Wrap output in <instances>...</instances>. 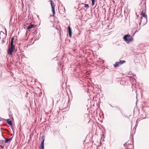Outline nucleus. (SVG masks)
Segmentation results:
<instances>
[{"label":"nucleus","mask_w":149,"mask_h":149,"mask_svg":"<svg viewBox=\"0 0 149 149\" xmlns=\"http://www.w3.org/2000/svg\"><path fill=\"white\" fill-rule=\"evenodd\" d=\"M120 65V63H119V62H116L114 65L115 67H117L119 66Z\"/></svg>","instance_id":"obj_8"},{"label":"nucleus","mask_w":149,"mask_h":149,"mask_svg":"<svg viewBox=\"0 0 149 149\" xmlns=\"http://www.w3.org/2000/svg\"><path fill=\"white\" fill-rule=\"evenodd\" d=\"M92 1V5L93 6L94 5V3L95 1V0H91Z\"/></svg>","instance_id":"obj_13"},{"label":"nucleus","mask_w":149,"mask_h":149,"mask_svg":"<svg viewBox=\"0 0 149 149\" xmlns=\"http://www.w3.org/2000/svg\"><path fill=\"white\" fill-rule=\"evenodd\" d=\"M14 39L13 38H12L10 43V47L8 49V53L10 55L12 54L15 48V45L13 44V41Z\"/></svg>","instance_id":"obj_1"},{"label":"nucleus","mask_w":149,"mask_h":149,"mask_svg":"<svg viewBox=\"0 0 149 149\" xmlns=\"http://www.w3.org/2000/svg\"><path fill=\"white\" fill-rule=\"evenodd\" d=\"M7 121V123L8 124L10 125H12V122L11 121L9 120L8 119Z\"/></svg>","instance_id":"obj_9"},{"label":"nucleus","mask_w":149,"mask_h":149,"mask_svg":"<svg viewBox=\"0 0 149 149\" xmlns=\"http://www.w3.org/2000/svg\"><path fill=\"white\" fill-rule=\"evenodd\" d=\"M68 31L69 36L70 37H71L72 35V31L70 26L68 27Z\"/></svg>","instance_id":"obj_4"},{"label":"nucleus","mask_w":149,"mask_h":149,"mask_svg":"<svg viewBox=\"0 0 149 149\" xmlns=\"http://www.w3.org/2000/svg\"><path fill=\"white\" fill-rule=\"evenodd\" d=\"M34 27V25L33 24H30V25L28 26L27 28V30H30L31 28Z\"/></svg>","instance_id":"obj_6"},{"label":"nucleus","mask_w":149,"mask_h":149,"mask_svg":"<svg viewBox=\"0 0 149 149\" xmlns=\"http://www.w3.org/2000/svg\"><path fill=\"white\" fill-rule=\"evenodd\" d=\"M44 139H43V141L41 142L40 145V147L41 148L44 147Z\"/></svg>","instance_id":"obj_10"},{"label":"nucleus","mask_w":149,"mask_h":149,"mask_svg":"<svg viewBox=\"0 0 149 149\" xmlns=\"http://www.w3.org/2000/svg\"><path fill=\"white\" fill-rule=\"evenodd\" d=\"M125 62V61L123 60H120L119 61V63H120V64L121 65Z\"/></svg>","instance_id":"obj_11"},{"label":"nucleus","mask_w":149,"mask_h":149,"mask_svg":"<svg viewBox=\"0 0 149 149\" xmlns=\"http://www.w3.org/2000/svg\"><path fill=\"white\" fill-rule=\"evenodd\" d=\"M50 2H51V4L52 6V13H53V15H52V16L53 17H54L55 15V10H54V8H55V6L54 5V3L52 1V0H50Z\"/></svg>","instance_id":"obj_3"},{"label":"nucleus","mask_w":149,"mask_h":149,"mask_svg":"<svg viewBox=\"0 0 149 149\" xmlns=\"http://www.w3.org/2000/svg\"><path fill=\"white\" fill-rule=\"evenodd\" d=\"M84 5H85V6H84L86 8H89V6L88 4H84Z\"/></svg>","instance_id":"obj_12"},{"label":"nucleus","mask_w":149,"mask_h":149,"mask_svg":"<svg viewBox=\"0 0 149 149\" xmlns=\"http://www.w3.org/2000/svg\"><path fill=\"white\" fill-rule=\"evenodd\" d=\"M40 149H44V147L41 148Z\"/></svg>","instance_id":"obj_14"},{"label":"nucleus","mask_w":149,"mask_h":149,"mask_svg":"<svg viewBox=\"0 0 149 149\" xmlns=\"http://www.w3.org/2000/svg\"><path fill=\"white\" fill-rule=\"evenodd\" d=\"M141 14L142 16L143 17H144L146 19V20H147V15L146 14H145V13L144 12H143V11H142L141 12Z\"/></svg>","instance_id":"obj_5"},{"label":"nucleus","mask_w":149,"mask_h":149,"mask_svg":"<svg viewBox=\"0 0 149 149\" xmlns=\"http://www.w3.org/2000/svg\"><path fill=\"white\" fill-rule=\"evenodd\" d=\"M12 138H10L8 139H6L5 140V142L6 143L8 142V141H10L12 139Z\"/></svg>","instance_id":"obj_7"},{"label":"nucleus","mask_w":149,"mask_h":149,"mask_svg":"<svg viewBox=\"0 0 149 149\" xmlns=\"http://www.w3.org/2000/svg\"><path fill=\"white\" fill-rule=\"evenodd\" d=\"M124 39L127 42H129L132 40V38L130 35H126L123 37Z\"/></svg>","instance_id":"obj_2"}]
</instances>
